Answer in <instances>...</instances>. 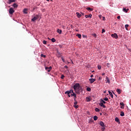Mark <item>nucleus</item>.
<instances>
[{
  "label": "nucleus",
  "mask_w": 131,
  "mask_h": 131,
  "mask_svg": "<svg viewBox=\"0 0 131 131\" xmlns=\"http://www.w3.org/2000/svg\"><path fill=\"white\" fill-rule=\"evenodd\" d=\"M100 124L102 127H104V126H105V124H104V122H103V121H100Z\"/></svg>",
  "instance_id": "13"
},
{
  "label": "nucleus",
  "mask_w": 131,
  "mask_h": 131,
  "mask_svg": "<svg viewBox=\"0 0 131 131\" xmlns=\"http://www.w3.org/2000/svg\"><path fill=\"white\" fill-rule=\"evenodd\" d=\"M97 35L96 34H93V36H96Z\"/></svg>",
  "instance_id": "51"
},
{
  "label": "nucleus",
  "mask_w": 131,
  "mask_h": 131,
  "mask_svg": "<svg viewBox=\"0 0 131 131\" xmlns=\"http://www.w3.org/2000/svg\"><path fill=\"white\" fill-rule=\"evenodd\" d=\"M12 7H13V8H18V5H17V4L14 3L13 4Z\"/></svg>",
  "instance_id": "16"
},
{
  "label": "nucleus",
  "mask_w": 131,
  "mask_h": 131,
  "mask_svg": "<svg viewBox=\"0 0 131 131\" xmlns=\"http://www.w3.org/2000/svg\"><path fill=\"white\" fill-rule=\"evenodd\" d=\"M90 77H91V78H92V77H94V75H91V76H90Z\"/></svg>",
  "instance_id": "46"
},
{
  "label": "nucleus",
  "mask_w": 131,
  "mask_h": 131,
  "mask_svg": "<svg viewBox=\"0 0 131 131\" xmlns=\"http://www.w3.org/2000/svg\"><path fill=\"white\" fill-rule=\"evenodd\" d=\"M93 16V15H92V14H90L89 15H85V18H92V16Z\"/></svg>",
  "instance_id": "8"
},
{
  "label": "nucleus",
  "mask_w": 131,
  "mask_h": 131,
  "mask_svg": "<svg viewBox=\"0 0 131 131\" xmlns=\"http://www.w3.org/2000/svg\"><path fill=\"white\" fill-rule=\"evenodd\" d=\"M9 14H10V15H13V14H14V13H15V10H14V9L13 8L11 7L9 9Z\"/></svg>",
  "instance_id": "3"
},
{
  "label": "nucleus",
  "mask_w": 131,
  "mask_h": 131,
  "mask_svg": "<svg viewBox=\"0 0 131 131\" xmlns=\"http://www.w3.org/2000/svg\"><path fill=\"white\" fill-rule=\"evenodd\" d=\"M103 20H105V17H103Z\"/></svg>",
  "instance_id": "55"
},
{
  "label": "nucleus",
  "mask_w": 131,
  "mask_h": 131,
  "mask_svg": "<svg viewBox=\"0 0 131 131\" xmlns=\"http://www.w3.org/2000/svg\"><path fill=\"white\" fill-rule=\"evenodd\" d=\"M117 19H120V16H118V17H117Z\"/></svg>",
  "instance_id": "47"
},
{
  "label": "nucleus",
  "mask_w": 131,
  "mask_h": 131,
  "mask_svg": "<svg viewBox=\"0 0 131 131\" xmlns=\"http://www.w3.org/2000/svg\"><path fill=\"white\" fill-rule=\"evenodd\" d=\"M111 37H113L114 38H116V39H117V38H118V35H117V34L116 33L112 34Z\"/></svg>",
  "instance_id": "4"
},
{
  "label": "nucleus",
  "mask_w": 131,
  "mask_h": 131,
  "mask_svg": "<svg viewBox=\"0 0 131 131\" xmlns=\"http://www.w3.org/2000/svg\"><path fill=\"white\" fill-rule=\"evenodd\" d=\"M48 39H50V38H49V37H48Z\"/></svg>",
  "instance_id": "58"
},
{
  "label": "nucleus",
  "mask_w": 131,
  "mask_h": 131,
  "mask_svg": "<svg viewBox=\"0 0 131 131\" xmlns=\"http://www.w3.org/2000/svg\"><path fill=\"white\" fill-rule=\"evenodd\" d=\"M76 15L78 17V18H80V17H81V16H82V15L78 12L76 13Z\"/></svg>",
  "instance_id": "9"
},
{
  "label": "nucleus",
  "mask_w": 131,
  "mask_h": 131,
  "mask_svg": "<svg viewBox=\"0 0 131 131\" xmlns=\"http://www.w3.org/2000/svg\"><path fill=\"white\" fill-rule=\"evenodd\" d=\"M91 100L92 99H91L90 97H86V102H91Z\"/></svg>",
  "instance_id": "10"
},
{
  "label": "nucleus",
  "mask_w": 131,
  "mask_h": 131,
  "mask_svg": "<svg viewBox=\"0 0 131 131\" xmlns=\"http://www.w3.org/2000/svg\"><path fill=\"white\" fill-rule=\"evenodd\" d=\"M109 65H110V63H106V66H107V67H109Z\"/></svg>",
  "instance_id": "45"
},
{
  "label": "nucleus",
  "mask_w": 131,
  "mask_h": 131,
  "mask_svg": "<svg viewBox=\"0 0 131 131\" xmlns=\"http://www.w3.org/2000/svg\"><path fill=\"white\" fill-rule=\"evenodd\" d=\"M38 18H39V15H36L35 16H34L33 18H32L31 19L32 22H34L35 21H36V20H37Z\"/></svg>",
  "instance_id": "2"
},
{
  "label": "nucleus",
  "mask_w": 131,
  "mask_h": 131,
  "mask_svg": "<svg viewBox=\"0 0 131 131\" xmlns=\"http://www.w3.org/2000/svg\"><path fill=\"white\" fill-rule=\"evenodd\" d=\"M50 1H51V2H52V1H53V0H50Z\"/></svg>",
  "instance_id": "60"
},
{
  "label": "nucleus",
  "mask_w": 131,
  "mask_h": 131,
  "mask_svg": "<svg viewBox=\"0 0 131 131\" xmlns=\"http://www.w3.org/2000/svg\"><path fill=\"white\" fill-rule=\"evenodd\" d=\"M74 105H77V101H75Z\"/></svg>",
  "instance_id": "41"
},
{
  "label": "nucleus",
  "mask_w": 131,
  "mask_h": 131,
  "mask_svg": "<svg viewBox=\"0 0 131 131\" xmlns=\"http://www.w3.org/2000/svg\"><path fill=\"white\" fill-rule=\"evenodd\" d=\"M65 94H67L68 95H69L70 94H71V91H68L67 92H65Z\"/></svg>",
  "instance_id": "22"
},
{
  "label": "nucleus",
  "mask_w": 131,
  "mask_h": 131,
  "mask_svg": "<svg viewBox=\"0 0 131 131\" xmlns=\"http://www.w3.org/2000/svg\"><path fill=\"white\" fill-rule=\"evenodd\" d=\"M95 111L96 112H100V109L98 108H95Z\"/></svg>",
  "instance_id": "28"
},
{
  "label": "nucleus",
  "mask_w": 131,
  "mask_h": 131,
  "mask_svg": "<svg viewBox=\"0 0 131 131\" xmlns=\"http://www.w3.org/2000/svg\"><path fill=\"white\" fill-rule=\"evenodd\" d=\"M108 94H109V95H111V97L112 98H113V94H112V92H111V91H108Z\"/></svg>",
  "instance_id": "19"
},
{
  "label": "nucleus",
  "mask_w": 131,
  "mask_h": 131,
  "mask_svg": "<svg viewBox=\"0 0 131 131\" xmlns=\"http://www.w3.org/2000/svg\"><path fill=\"white\" fill-rule=\"evenodd\" d=\"M51 41H52V42H55L56 41V39H55V38H52L51 39Z\"/></svg>",
  "instance_id": "24"
},
{
  "label": "nucleus",
  "mask_w": 131,
  "mask_h": 131,
  "mask_svg": "<svg viewBox=\"0 0 131 131\" xmlns=\"http://www.w3.org/2000/svg\"><path fill=\"white\" fill-rule=\"evenodd\" d=\"M77 36H78V37L79 38H81V34H77Z\"/></svg>",
  "instance_id": "27"
},
{
  "label": "nucleus",
  "mask_w": 131,
  "mask_h": 131,
  "mask_svg": "<svg viewBox=\"0 0 131 131\" xmlns=\"http://www.w3.org/2000/svg\"><path fill=\"white\" fill-rule=\"evenodd\" d=\"M57 32L59 34H61L62 33V30L58 29L57 30Z\"/></svg>",
  "instance_id": "17"
},
{
  "label": "nucleus",
  "mask_w": 131,
  "mask_h": 131,
  "mask_svg": "<svg viewBox=\"0 0 131 131\" xmlns=\"http://www.w3.org/2000/svg\"><path fill=\"white\" fill-rule=\"evenodd\" d=\"M82 16H84V14H83V13H82Z\"/></svg>",
  "instance_id": "54"
},
{
  "label": "nucleus",
  "mask_w": 131,
  "mask_h": 131,
  "mask_svg": "<svg viewBox=\"0 0 131 131\" xmlns=\"http://www.w3.org/2000/svg\"><path fill=\"white\" fill-rule=\"evenodd\" d=\"M94 120L96 121V120H98V117L97 116H95L93 117Z\"/></svg>",
  "instance_id": "20"
},
{
  "label": "nucleus",
  "mask_w": 131,
  "mask_h": 131,
  "mask_svg": "<svg viewBox=\"0 0 131 131\" xmlns=\"http://www.w3.org/2000/svg\"><path fill=\"white\" fill-rule=\"evenodd\" d=\"M45 69L46 70H47L48 72H50V69L48 67H46Z\"/></svg>",
  "instance_id": "21"
},
{
  "label": "nucleus",
  "mask_w": 131,
  "mask_h": 131,
  "mask_svg": "<svg viewBox=\"0 0 131 131\" xmlns=\"http://www.w3.org/2000/svg\"><path fill=\"white\" fill-rule=\"evenodd\" d=\"M116 92L119 95H120V94H121V90L120 89H117Z\"/></svg>",
  "instance_id": "12"
},
{
  "label": "nucleus",
  "mask_w": 131,
  "mask_h": 131,
  "mask_svg": "<svg viewBox=\"0 0 131 131\" xmlns=\"http://www.w3.org/2000/svg\"><path fill=\"white\" fill-rule=\"evenodd\" d=\"M74 107L76 108V109H77V108H78V105H74Z\"/></svg>",
  "instance_id": "36"
},
{
  "label": "nucleus",
  "mask_w": 131,
  "mask_h": 131,
  "mask_svg": "<svg viewBox=\"0 0 131 131\" xmlns=\"http://www.w3.org/2000/svg\"><path fill=\"white\" fill-rule=\"evenodd\" d=\"M71 93H72V94H71V96L72 97H74V98H76V94H75V93H74V92H73V91H71Z\"/></svg>",
  "instance_id": "6"
},
{
  "label": "nucleus",
  "mask_w": 131,
  "mask_h": 131,
  "mask_svg": "<svg viewBox=\"0 0 131 131\" xmlns=\"http://www.w3.org/2000/svg\"><path fill=\"white\" fill-rule=\"evenodd\" d=\"M100 115H102V113H100Z\"/></svg>",
  "instance_id": "59"
},
{
  "label": "nucleus",
  "mask_w": 131,
  "mask_h": 131,
  "mask_svg": "<svg viewBox=\"0 0 131 131\" xmlns=\"http://www.w3.org/2000/svg\"><path fill=\"white\" fill-rule=\"evenodd\" d=\"M120 116H124V113L123 112H121Z\"/></svg>",
  "instance_id": "25"
},
{
  "label": "nucleus",
  "mask_w": 131,
  "mask_h": 131,
  "mask_svg": "<svg viewBox=\"0 0 131 131\" xmlns=\"http://www.w3.org/2000/svg\"><path fill=\"white\" fill-rule=\"evenodd\" d=\"M86 90H87L88 92H91V88H89V87L87 88Z\"/></svg>",
  "instance_id": "31"
},
{
  "label": "nucleus",
  "mask_w": 131,
  "mask_h": 131,
  "mask_svg": "<svg viewBox=\"0 0 131 131\" xmlns=\"http://www.w3.org/2000/svg\"><path fill=\"white\" fill-rule=\"evenodd\" d=\"M104 101H108L109 99L107 98V97H105V98H104L103 99Z\"/></svg>",
  "instance_id": "33"
},
{
  "label": "nucleus",
  "mask_w": 131,
  "mask_h": 131,
  "mask_svg": "<svg viewBox=\"0 0 131 131\" xmlns=\"http://www.w3.org/2000/svg\"><path fill=\"white\" fill-rule=\"evenodd\" d=\"M105 130V126H103L101 128V130Z\"/></svg>",
  "instance_id": "38"
},
{
  "label": "nucleus",
  "mask_w": 131,
  "mask_h": 131,
  "mask_svg": "<svg viewBox=\"0 0 131 131\" xmlns=\"http://www.w3.org/2000/svg\"><path fill=\"white\" fill-rule=\"evenodd\" d=\"M49 69H50V72L51 71V70H52V67H49Z\"/></svg>",
  "instance_id": "44"
},
{
  "label": "nucleus",
  "mask_w": 131,
  "mask_h": 131,
  "mask_svg": "<svg viewBox=\"0 0 131 131\" xmlns=\"http://www.w3.org/2000/svg\"><path fill=\"white\" fill-rule=\"evenodd\" d=\"M115 121H116L117 122H119V119L117 117H116L115 118Z\"/></svg>",
  "instance_id": "26"
},
{
  "label": "nucleus",
  "mask_w": 131,
  "mask_h": 131,
  "mask_svg": "<svg viewBox=\"0 0 131 131\" xmlns=\"http://www.w3.org/2000/svg\"><path fill=\"white\" fill-rule=\"evenodd\" d=\"M74 90L75 91L76 94L80 95V92L82 91V88H81L79 83H76L74 85Z\"/></svg>",
  "instance_id": "1"
},
{
  "label": "nucleus",
  "mask_w": 131,
  "mask_h": 131,
  "mask_svg": "<svg viewBox=\"0 0 131 131\" xmlns=\"http://www.w3.org/2000/svg\"><path fill=\"white\" fill-rule=\"evenodd\" d=\"M120 105H121V106H124V103H123V102H120Z\"/></svg>",
  "instance_id": "35"
},
{
  "label": "nucleus",
  "mask_w": 131,
  "mask_h": 131,
  "mask_svg": "<svg viewBox=\"0 0 131 131\" xmlns=\"http://www.w3.org/2000/svg\"><path fill=\"white\" fill-rule=\"evenodd\" d=\"M64 77H65V76H64V75H61L60 78H61V79H64Z\"/></svg>",
  "instance_id": "32"
},
{
  "label": "nucleus",
  "mask_w": 131,
  "mask_h": 131,
  "mask_svg": "<svg viewBox=\"0 0 131 131\" xmlns=\"http://www.w3.org/2000/svg\"><path fill=\"white\" fill-rule=\"evenodd\" d=\"M128 25H125V28L127 30H128V29H127V27H128Z\"/></svg>",
  "instance_id": "30"
},
{
  "label": "nucleus",
  "mask_w": 131,
  "mask_h": 131,
  "mask_svg": "<svg viewBox=\"0 0 131 131\" xmlns=\"http://www.w3.org/2000/svg\"><path fill=\"white\" fill-rule=\"evenodd\" d=\"M16 2V0H9L8 4H11L12 3H15Z\"/></svg>",
  "instance_id": "15"
},
{
  "label": "nucleus",
  "mask_w": 131,
  "mask_h": 131,
  "mask_svg": "<svg viewBox=\"0 0 131 131\" xmlns=\"http://www.w3.org/2000/svg\"><path fill=\"white\" fill-rule=\"evenodd\" d=\"M23 12L24 14H27V9H24Z\"/></svg>",
  "instance_id": "23"
},
{
  "label": "nucleus",
  "mask_w": 131,
  "mask_h": 131,
  "mask_svg": "<svg viewBox=\"0 0 131 131\" xmlns=\"http://www.w3.org/2000/svg\"><path fill=\"white\" fill-rule=\"evenodd\" d=\"M41 57L43 58H46V55H43V54H41Z\"/></svg>",
  "instance_id": "34"
},
{
  "label": "nucleus",
  "mask_w": 131,
  "mask_h": 131,
  "mask_svg": "<svg viewBox=\"0 0 131 131\" xmlns=\"http://www.w3.org/2000/svg\"><path fill=\"white\" fill-rule=\"evenodd\" d=\"M64 68H66V69H68V66H65Z\"/></svg>",
  "instance_id": "42"
},
{
  "label": "nucleus",
  "mask_w": 131,
  "mask_h": 131,
  "mask_svg": "<svg viewBox=\"0 0 131 131\" xmlns=\"http://www.w3.org/2000/svg\"><path fill=\"white\" fill-rule=\"evenodd\" d=\"M74 101L75 102V101H76V97H74Z\"/></svg>",
  "instance_id": "48"
},
{
  "label": "nucleus",
  "mask_w": 131,
  "mask_h": 131,
  "mask_svg": "<svg viewBox=\"0 0 131 131\" xmlns=\"http://www.w3.org/2000/svg\"><path fill=\"white\" fill-rule=\"evenodd\" d=\"M99 105L101 106V107H103V108H106V105H104L103 103H99Z\"/></svg>",
  "instance_id": "11"
},
{
  "label": "nucleus",
  "mask_w": 131,
  "mask_h": 131,
  "mask_svg": "<svg viewBox=\"0 0 131 131\" xmlns=\"http://www.w3.org/2000/svg\"><path fill=\"white\" fill-rule=\"evenodd\" d=\"M128 9H125V8H123V12H124L125 13H127L128 11Z\"/></svg>",
  "instance_id": "14"
},
{
  "label": "nucleus",
  "mask_w": 131,
  "mask_h": 131,
  "mask_svg": "<svg viewBox=\"0 0 131 131\" xmlns=\"http://www.w3.org/2000/svg\"><path fill=\"white\" fill-rule=\"evenodd\" d=\"M121 108L122 109H123V108H124V105H122V106H121Z\"/></svg>",
  "instance_id": "43"
},
{
  "label": "nucleus",
  "mask_w": 131,
  "mask_h": 131,
  "mask_svg": "<svg viewBox=\"0 0 131 131\" xmlns=\"http://www.w3.org/2000/svg\"><path fill=\"white\" fill-rule=\"evenodd\" d=\"M105 32V29H103L102 31V33H104V32Z\"/></svg>",
  "instance_id": "39"
},
{
  "label": "nucleus",
  "mask_w": 131,
  "mask_h": 131,
  "mask_svg": "<svg viewBox=\"0 0 131 131\" xmlns=\"http://www.w3.org/2000/svg\"><path fill=\"white\" fill-rule=\"evenodd\" d=\"M62 60L63 62H65V59H64L63 58H62Z\"/></svg>",
  "instance_id": "49"
},
{
  "label": "nucleus",
  "mask_w": 131,
  "mask_h": 131,
  "mask_svg": "<svg viewBox=\"0 0 131 131\" xmlns=\"http://www.w3.org/2000/svg\"><path fill=\"white\" fill-rule=\"evenodd\" d=\"M98 69H99V70H100L101 69V67L100 66H98Z\"/></svg>",
  "instance_id": "40"
},
{
  "label": "nucleus",
  "mask_w": 131,
  "mask_h": 131,
  "mask_svg": "<svg viewBox=\"0 0 131 131\" xmlns=\"http://www.w3.org/2000/svg\"><path fill=\"white\" fill-rule=\"evenodd\" d=\"M101 103H103V104H106V102L103 99H101Z\"/></svg>",
  "instance_id": "29"
},
{
  "label": "nucleus",
  "mask_w": 131,
  "mask_h": 131,
  "mask_svg": "<svg viewBox=\"0 0 131 131\" xmlns=\"http://www.w3.org/2000/svg\"><path fill=\"white\" fill-rule=\"evenodd\" d=\"M106 80H105V81H106V83H110V79H109V78H108V77H106Z\"/></svg>",
  "instance_id": "7"
},
{
  "label": "nucleus",
  "mask_w": 131,
  "mask_h": 131,
  "mask_svg": "<svg viewBox=\"0 0 131 131\" xmlns=\"http://www.w3.org/2000/svg\"><path fill=\"white\" fill-rule=\"evenodd\" d=\"M86 9V10H88V11H93V8H91L90 7H87Z\"/></svg>",
  "instance_id": "18"
},
{
  "label": "nucleus",
  "mask_w": 131,
  "mask_h": 131,
  "mask_svg": "<svg viewBox=\"0 0 131 131\" xmlns=\"http://www.w3.org/2000/svg\"><path fill=\"white\" fill-rule=\"evenodd\" d=\"M99 80H101V79H102V77H99Z\"/></svg>",
  "instance_id": "50"
},
{
  "label": "nucleus",
  "mask_w": 131,
  "mask_h": 131,
  "mask_svg": "<svg viewBox=\"0 0 131 131\" xmlns=\"http://www.w3.org/2000/svg\"><path fill=\"white\" fill-rule=\"evenodd\" d=\"M33 10H35V8H33Z\"/></svg>",
  "instance_id": "57"
},
{
  "label": "nucleus",
  "mask_w": 131,
  "mask_h": 131,
  "mask_svg": "<svg viewBox=\"0 0 131 131\" xmlns=\"http://www.w3.org/2000/svg\"><path fill=\"white\" fill-rule=\"evenodd\" d=\"M102 75H105V73H103Z\"/></svg>",
  "instance_id": "53"
},
{
  "label": "nucleus",
  "mask_w": 131,
  "mask_h": 131,
  "mask_svg": "<svg viewBox=\"0 0 131 131\" xmlns=\"http://www.w3.org/2000/svg\"><path fill=\"white\" fill-rule=\"evenodd\" d=\"M47 2H50V0H46Z\"/></svg>",
  "instance_id": "56"
},
{
  "label": "nucleus",
  "mask_w": 131,
  "mask_h": 131,
  "mask_svg": "<svg viewBox=\"0 0 131 131\" xmlns=\"http://www.w3.org/2000/svg\"><path fill=\"white\" fill-rule=\"evenodd\" d=\"M89 81H90V83H93V82H95V81H96V79L90 78L89 79Z\"/></svg>",
  "instance_id": "5"
},
{
  "label": "nucleus",
  "mask_w": 131,
  "mask_h": 131,
  "mask_svg": "<svg viewBox=\"0 0 131 131\" xmlns=\"http://www.w3.org/2000/svg\"><path fill=\"white\" fill-rule=\"evenodd\" d=\"M85 1H88V0H85Z\"/></svg>",
  "instance_id": "61"
},
{
  "label": "nucleus",
  "mask_w": 131,
  "mask_h": 131,
  "mask_svg": "<svg viewBox=\"0 0 131 131\" xmlns=\"http://www.w3.org/2000/svg\"><path fill=\"white\" fill-rule=\"evenodd\" d=\"M69 98H70V94H68Z\"/></svg>",
  "instance_id": "52"
},
{
  "label": "nucleus",
  "mask_w": 131,
  "mask_h": 131,
  "mask_svg": "<svg viewBox=\"0 0 131 131\" xmlns=\"http://www.w3.org/2000/svg\"><path fill=\"white\" fill-rule=\"evenodd\" d=\"M43 45H46V43H47V41H46V40H43Z\"/></svg>",
  "instance_id": "37"
}]
</instances>
